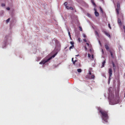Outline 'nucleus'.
Returning a JSON list of instances; mask_svg holds the SVG:
<instances>
[{"label":"nucleus","instance_id":"f257e3e1","mask_svg":"<svg viewBox=\"0 0 125 125\" xmlns=\"http://www.w3.org/2000/svg\"><path fill=\"white\" fill-rule=\"evenodd\" d=\"M98 110L99 111L101 115L102 120L105 122H108V112L103 110L100 107L98 108Z\"/></svg>","mask_w":125,"mask_h":125},{"label":"nucleus","instance_id":"f03ea898","mask_svg":"<svg viewBox=\"0 0 125 125\" xmlns=\"http://www.w3.org/2000/svg\"><path fill=\"white\" fill-rule=\"evenodd\" d=\"M109 98H112L111 99L110 101L112 102L114 104L118 103L120 100V98L117 95L114 97L113 94L111 95V97L110 96H109Z\"/></svg>","mask_w":125,"mask_h":125},{"label":"nucleus","instance_id":"7ed1b4c3","mask_svg":"<svg viewBox=\"0 0 125 125\" xmlns=\"http://www.w3.org/2000/svg\"><path fill=\"white\" fill-rule=\"evenodd\" d=\"M52 59L51 57H50L48 59L45 60L44 59H43L39 63L40 64H44L46 62H48L49 60Z\"/></svg>","mask_w":125,"mask_h":125},{"label":"nucleus","instance_id":"20e7f679","mask_svg":"<svg viewBox=\"0 0 125 125\" xmlns=\"http://www.w3.org/2000/svg\"><path fill=\"white\" fill-rule=\"evenodd\" d=\"M108 73L109 74V80L110 79V77H112V70L111 68H109L108 69Z\"/></svg>","mask_w":125,"mask_h":125},{"label":"nucleus","instance_id":"39448f33","mask_svg":"<svg viewBox=\"0 0 125 125\" xmlns=\"http://www.w3.org/2000/svg\"><path fill=\"white\" fill-rule=\"evenodd\" d=\"M105 47L107 50L110 51L109 47V44H106L105 45Z\"/></svg>","mask_w":125,"mask_h":125},{"label":"nucleus","instance_id":"423d86ee","mask_svg":"<svg viewBox=\"0 0 125 125\" xmlns=\"http://www.w3.org/2000/svg\"><path fill=\"white\" fill-rule=\"evenodd\" d=\"M105 62V60H104L102 63V65L101 67V68L104 67Z\"/></svg>","mask_w":125,"mask_h":125},{"label":"nucleus","instance_id":"0eeeda50","mask_svg":"<svg viewBox=\"0 0 125 125\" xmlns=\"http://www.w3.org/2000/svg\"><path fill=\"white\" fill-rule=\"evenodd\" d=\"M104 33H105V34L107 36H108L110 38L111 37H110V35L109 34V33H107L105 31L104 32Z\"/></svg>","mask_w":125,"mask_h":125},{"label":"nucleus","instance_id":"6e6552de","mask_svg":"<svg viewBox=\"0 0 125 125\" xmlns=\"http://www.w3.org/2000/svg\"><path fill=\"white\" fill-rule=\"evenodd\" d=\"M120 10V8H117L116 9V12L117 15H118L119 13V10Z\"/></svg>","mask_w":125,"mask_h":125},{"label":"nucleus","instance_id":"1a4fd4ad","mask_svg":"<svg viewBox=\"0 0 125 125\" xmlns=\"http://www.w3.org/2000/svg\"><path fill=\"white\" fill-rule=\"evenodd\" d=\"M95 16L96 17H98L99 16V13L97 12L95 10Z\"/></svg>","mask_w":125,"mask_h":125},{"label":"nucleus","instance_id":"9d476101","mask_svg":"<svg viewBox=\"0 0 125 125\" xmlns=\"http://www.w3.org/2000/svg\"><path fill=\"white\" fill-rule=\"evenodd\" d=\"M112 64L113 65L114 70H115V69L116 66L115 65V64L114 62H112Z\"/></svg>","mask_w":125,"mask_h":125},{"label":"nucleus","instance_id":"9b49d317","mask_svg":"<svg viewBox=\"0 0 125 125\" xmlns=\"http://www.w3.org/2000/svg\"><path fill=\"white\" fill-rule=\"evenodd\" d=\"M117 8H120V5L119 4V2L118 1L117 3Z\"/></svg>","mask_w":125,"mask_h":125},{"label":"nucleus","instance_id":"f8f14e48","mask_svg":"<svg viewBox=\"0 0 125 125\" xmlns=\"http://www.w3.org/2000/svg\"><path fill=\"white\" fill-rule=\"evenodd\" d=\"M94 0H91V2L92 3L93 5L95 6H96V5L94 1Z\"/></svg>","mask_w":125,"mask_h":125},{"label":"nucleus","instance_id":"ddd939ff","mask_svg":"<svg viewBox=\"0 0 125 125\" xmlns=\"http://www.w3.org/2000/svg\"><path fill=\"white\" fill-rule=\"evenodd\" d=\"M118 23L120 25L121 24V20L120 19H118Z\"/></svg>","mask_w":125,"mask_h":125},{"label":"nucleus","instance_id":"4468645a","mask_svg":"<svg viewBox=\"0 0 125 125\" xmlns=\"http://www.w3.org/2000/svg\"><path fill=\"white\" fill-rule=\"evenodd\" d=\"M110 54H111V57L112 58H114V56L113 55L111 51H110Z\"/></svg>","mask_w":125,"mask_h":125},{"label":"nucleus","instance_id":"2eb2a0df","mask_svg":"<svg viewBox=\"0 0 125 125\" xmlns=\"http://www.w3.org/2000/svg\"><path fill=\"white\" fill-rule=\"evenodd\" d=\"M77 71L79 73H81V72L82 70L81 69H78L77 70Z\"/></svg>","mask_w":125,"mask_h":125},{"label":"nucleus","instance_id":"dca6fc26","mask_svg":"<svg viewBox=\"0 0 125 125\" xmlns=\"http://www.w3.org/2000/svg\"><path fill=\"white\" fill-rule=\"evenodd\" d=\"M74 47V45H72V46H70L69 48L70 50H71V49H72L73 47Z\"/></svg>","mask_w":125,"mask_h":125},{"label":"nucleus","instance_id":"f3484780","mask_svg":"<svg viewBox=\"0 0 125 125\" xmlns=\"http://www.w3.org/2000/svg\"><path fill=\"white\" fill-rule=\"evenodd\" d=\"M57 53H55V54H54L53 55L52 57H51L52 58V57H53V58H54V57L55 56H56V55L57 54Z\"/></svg>","mask_w":125,"mask_h":125},{"label":"nucleus","instance_id":"a211bd4d","mask_svg":"<svg viewBox=\"0 0 125 125\" xmlns=\"http://www.w3.org/2000/svg\"><path fill=\"white\" fill-rule=\"evenodd\" d=\"M70 43L71 45H74V43L73 42H70Z\"/></svg>","mask_w":125,"mask_h":125},{"label":"nucleus","instance_id":"6ab92c4d","mask_svg":"<svg viewBox=\"0 0 125 125\" xmlns=\"http://www.w3.org/2000/svg\"><path fill=\"white\" fill-rule=\"evenodd\" d=\"M67 4H68L67 2H64V4L65 6H67Z\"/></svg>","mask_w":125,"mask_h":125},{"label":"nucleus","instance_id":"aec40b11","mask_svg":"<svg viewBox=\"0 0 125 125\" xmlns=\"http://www.w3.org/2000/svg\"><path fill=\"white\" fill-rule=\"evenodd\" d=\"M10 20V18H8L7 20H6V22L7 23Z\"/></svg>","mask_w":125,"mask_h":125},{"label":"nucleus","instance_id":"412c9836","mask_svg":"<svg viewBox=\"0 0 125 125\" xmlns=\"http://www.w3.org/2000/svg\"><path fill=\"white\" fill-rule=\"evenodd\" d=\"M68 34H69V36H70V38H71V36L70 33V32H69V31L68 30Z\"/></svg>","mask_w":125,"mask_h":125},{"label":"nucleus","instance_id":"4be33fe9","mask_svg":"<svg viewBox=\"0 0 125 125\" xmlns=\"http://www.w3.org/2000/svg\"><path fill=\"white\" fill-rule=\"evenodd\" d=\"M95 76L94 75H92L91 76V78L92 79H94V78Z\"/></svg>","mask_w":125,"mask_h":125},{"label":"nucleus","instance_id":"5701e85b","mask_svg":"<svg viewBox=\"0 0 125 125\" xmlns=\"http://www.w3.org/2000/svg\"><path fill=\"white\" fill-rule=\"evenodd\" d=\"M66 8H67V9H70V7H69V6H66Z\"/></svg>","mask_w":125,"mask_h":125},{"label":"nucleus","instance_id":"b1692460","mask_svg":"<svg viewBox=\"0 0 125 125\" xmlns=\"http://www.w3.org/2000/svg\"><path fill=\"white\" fill-rule=\"evenodd\" d=\"M77 61V60H74V62H73V64L74 65H75V62H76Z\"/></svg>","mask_w":125,"mask_h":125},{"label":"nucleus","instance_id":"393cba45","mask_svg":"<svg viewBox=\"0 0 125 125\" xmlns=\"http://www.w3.org/2000/svg\"><path fill=\"white\" fill-rule=\"evenodd\" d=\"M79 29H80V30L81 31H82V28L80 26V27H79Z\"/></svg>","mask_w":125,"mask_h":125},{"label":"nucleus","instance_id":"a878e982","mask_svg":"<svg viewBox=\"0 0 125 125\" xmlns=\"http://www.w3.org/2000/svg\"><path fill=\"white\" fill-rule=\"evenodd\" d=\"M1 6L2 7H4L5 6V4L4 3H2L1 4Z\"/></svg>","mask_w":125,"mask_h":125},{"label":"nucleus","instance_id":"bb28decb","mask_svg":"<svg viewBox=\"0 0 125 125\" xmlns=\"http://www.w3.org/2000/svg\"><path fill=\"white\" fill-rule=\"evenodd\" d=\"M88 57L89 58H90L91 57V55H90V54L88 53Z\"/></svg>","mask_w":125,"mask_h":125},{"label":"nucleus","instance_id":"cd10ccee","mask_svg":"<svg viewBox=\"0 0 125 125\" xmlns=\"http://www.w3.org/2000/svg\"><path fill=\"white\" fill-rule=\"evenodd\" d=\"M111 78L110 77V80H109V79H108V84H109L110 83V81L111 80Z\"/></svg>","mask_w":125,"mask_h":125},{"label":"nucleus","instance_id":"c85d7f7f","mask_svg":"<svg viewBox=\"0 0 125 125\" xmlns=\"http://www.w3.org/2000/svg\"><path fill=\"white\" fill-rule=\"evenodd\" d=\"M108 26L110 28V29H111V27L110 26V24H108Z\"/></svg>","mask_w":125,"mask_h":125},{"label":"nucleus","instance_id":"c756f323","mask_svg":"<svg viewBox=\"0 0 125 125\" xmlns=\"http://www.w3.org/2000/svg\"><path fill=\"white\" fill-rule=\"evenodd\" d=\"M70 9L73 10V8H72V7H70Z\"/></svg>","mask_w":125,"mask_h":125},{"label":"nucleus","instance_id":"7c9ffc66","mask_svg":"<svg viewBox=\"0 0 125 125\" xmlns=\"http://www.w3.org/2000/svg\"><path fill=\"white\" fill-rule=\"evenodd\" d=\"M123 28L124 30H125V26H123Z\"/></svg>","mask_w":125,"mask_h":125},{"label":"nucleus","instance_id":"2f4dec72","mask_svg":"<svg viewBox=\"0 0 125 125\" xmlns=\"http://www.w3.org/2000/svg\"><path fill=\"white\" fill-rule=\"evenodd\" d=\"M83 41L85 42H87V40L86 39H83Z\"/></svg>","mask_w":125,"mask_h":125},{"label":"nucleus","instance_id":"473e14b6","mask_svg":"<svg viewBox=\"0 0 125 125\" xmlns=\"http://www.w3.org/2000/svg\"><path fill=\"white\" fill-rule=\"evenodd\" d=\"M89 74L90 75H91V73L90 71H89Z\"/></svg>","mask_w":125,"mask_h":125},{"label":"nucleus","instance_id":"72a5a7b5","mask_svg":"<svg viewBox=\"0 0 125 125\" xmlns=\"http://www.w3.org/2000/svg\"><path fill=\"white\" fill-rule=\"evenodd\" d=\"M7 9L8 10H10V8L9 7L7 8Z\"/></svg>","mask_w":125,"mask_h":125},{"label":"nucleus","instance_id":"f704fd0d","mask_svg":"<svg viewBox=\"0 0 125 125\" xmlns=\"http://www.w3.org/2000/svg\"><path fill=\"white\" fill-rule=\"evenodd\" d=\"M78 39V40L79 41V42H80L81 38H79Z\"/></svg>","mask_w":125,"mask_h":125},{"label":"nucleus","instance_id":"c9c22d12","mask_svg":"<svg viewBox=\"0 0 125 125\" xmlns=\"http://www.w3.org/2000/svg\"><path fill=\"white\" fill-rule=\"evenodd\" d=\"M73 58H72V61L73 62H73H74V61L73 60Z\"/></svg>","mask_w":125,"mask_h":125},{"label":"nucleus","instance_id":"e433bc0d","mask_svg":"<svg viewBox=\"0 0 125 125\" xmlns=\"http://www.w3.org/2000/svg\"><path fill=\"white\" fill-rule=\"evenodd\" d=\"M100 9L101 11L102 12H103V10L101 8H100Z\"/></svg>","mask_w":125,"mask_h":125},{"label":"nucleus","instance_id":"4c0bfd02","mask_svg":"<svg viewBox=\"0 0 125 125\" xmlns=\"http://www.w3.org/2000/svg\"><path fill=\"white\" fill-rule=\"evenodd\" d=\"M83 37H85H85H86V36L85 35V34H84L83 35Z\"/></svg>","mask_w":125,"mask_h":125},{"label":"nucleus","instance_id":"58836bf2","mask_svg":"<svg viewBox=\"0 0 125 125\" xmlns=\"http://www.w3.org/2000/svg\"><path fill=\"white\" fill-rule=\"evenodd\" d=\"M86 44L88 46H89V44L87 43H86Z\"/></svg>","mask_w":125,"mask_h":125},{"label":"nucleus","instance_id":"ea45409f","mask_svg":"<svg viewBox=\"0 0 125 125\" xmlns=\"http://www.w3.org/2000/svg\"><path fill=\"white\" fill-rule=\"evenodd\" d=\"M88 15L89 17H90V14H88Z\"/></svg>","mask_w":125,"mask_h":125},{"label":"nucleus","instance_id":"a19ab883","mask_svg":"<svg viewBox=\"0 0 125 125\" xmlns=\"http://www.w3.org/2000/svg\"><path fill=\"white\" fill-rule=\"evenodd\" d=\"M85 49L86 50L87 49V48H86V47H85Z\"/></svg>","mask_w":125,"mask_h":125},{"label":"nucleus","instance_id":"79ce46f5","mask_svg":"<svg viewBox=\"0 0 125 125\" xmlns=\"http://www.w3.org/2000/svg\"><path fill=\"white\" fill-rule=\"evenodd\" d=\"M92 58H93V57H94V56H93V55H92Z\"/></svg>","mask_w":125,"mask_h":125},{"label":"nucleus","instance_id":"37998d69","mask_svg":"<svg viewBox=\"0 0 125 125\" xmlns=\"http://www.w3.org/2000/svg\"><path fill=\"white\" fill-rule=\"evenodd\" d=\"M102 52L103 53L104 52H103V49H102Z\"/></svg>","mask_w":125,"mask_h":125},{"label":"nucleus","instance_id":"c03bdc74","mask_svg":"<svg viewBox=\"0 0 125 125\" xmlns=\"http://www.w3.org/2000/svg\"><path fill=\"white\" fill-rule=\"evenodd\" d=\"M124 97H125V94H124Z\"/></svg>","mask_w":125,"mask_h":125},{"label":"nucleus","instance_id":"a18cd8bd","mask_svg":"<svg viewBox=\"0 0 125 125\" xmlns=\"http://www.w3.org/2000/svg\"><path fill=\"white\" fill-rule=\"evenodd\" d=\"M79 56V55H76V56Z\"/></svg>","mask_w":125,"mask_h":125},{"label":"nucleus","instance_id":"49530a36","mask_svg":"<svg viewBox=\"0 0 125 125\" xmlns=\"http://www.w3.org/2000/svg\"><path fill=\"white\" fill-rule=\"evenodd\" d=\"M96 33L97 34H98V33L97 32H96Z\"/></svg>","mask_w":125,"mask_h":125},{"label":"nucleus","instance_id":"de8ad7c7","mask_svg":"<svg viewBox=\"0 0 125 125\" xmlns=\"http://www.w3.org/2000/svg\"><path fill=\"white\" fill-rule=\"evenodd\" d=\"M102 0V1H103V0Z\"/></svg>","mask_w":125,"mask_h":125}]
</instances>
